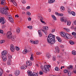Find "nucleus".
Here are the masks:
<instances>
[{"label": "nucleus", "instance_id": "nucleus-1", "mask_svg": "<svg viewBox=\"0 0 76 76\" xmlns=\"http://www.w3.org/2000/svg\"><path fill=\"white\" fill-rule=\"evenodd\" d=\"M56 36L50 34L47 38V42L50 44H53L55 43Z\"/></svg>", "mask_w": 76, "mask_h": 76}, {"label": "nucleus", "instance_id": "nucleus-2", "mask_svg": "<svg viewBox=\"0 0 76 76\" xmlns=\"http://www.w3.org/2000/svg\"><path fill=\"white\" fill-rule=\"evenodd\" d=\"M50 66L49 65H45L44 66L41 65L40 66V68L42 69V71L45 73H47V72H49L50 71V69L49 68H50Z\"/></svg>", "mask_w": 76, "mask_h": 76}, {"label": "nucleus", "instance_id": "nucleus-3", "mask_svg": "<svg viewBox=\"0 0 76 76\" xmlns=\"http://www.w3.org/2000/svg\"><path fill=\"white\" fill-rule=\"evenodd\" d=\"M7 38H9V39H11L12 41H14L15 39V38H16L15 37L13 36V37L12 34V33L10 31H9L7 32Z\"/></svg>", "mask_w": 76, "mask_h": 76}, {"label": "nucleus", "instance_id": "nucleus-4", "mask_svg": "<svg viewBox=\"0 0 76 76\" xmlns=\"http://www.w3.org/2000/svg\"><path fill=\"white\" fill-rule=\"evenodd\" d=\"M27 73L29 76H38V74L35 72L32 73L31 72H30L29 71H27Z\"/></svg>", "mask_w": 76, "mask_h": 76}, {"label": "nucleus", "instance_id": "nucleus-5", "mask_svg": "<svg viewBox=\"0 0 76 76\" xmlns=\"http://www.w3.org/2000/svg\"><path fill=\"white\" fill-rule=\"evenodd\" d=\"M43 29H41V31H42L43 32L45 33V35L47 34V31L48 29V27L47 26H43Z\"/></svg>", "mask_w": 76, "mask_h": 76}, {"label": "nucleus", "instance_id": "nucleus-6", "mask_svg": "<svg viewBox=\"0 0 76 76\" xmlns=\"http://www.w3.org/2000/svg\"><path fill=\"white\" fill-rule=\"evenodd\" d=\"M6 20L4 19V17H0V23H1V24H4L5 23H6Z\"/></svg>", "mask_w": 76, "mask_h": 76}, {"label": "nucleus", "instance_id": "nucleus-7", "mask_svg": "<svg viewBox=\"0 0 76 76\" xmlns=\"http://www.w3.org/2000/svg\"><path fill=\"white\" fill-rule=\"evenodd\" d=\"M1 58H2V60L3 61H6L7 60V58L6 56H1Z\"/></svg>", "mask_w": 76, "mask_h": 76}, {"label": "nucleus", "instance_id": "nucleus-8", "mask_svg": "<svg viewBox=\"0 0 76 76\" xmlns=\"http://www.w3.org/2000/svg\"><path fill=\"white\" fill-rule=\"evenodd\" d=\"M0 13H2L3 14H4V15H7V11L6 10H0Z\"/></svg>", "mask_w": 76, "mask_h": 76}, {"label": "nucleus", "instance_id": "nucleus-9", "mask_svg": "<svg viewBox=\"0 0 76 76\" xmlns=\"http://www.w3.org/2000/svg\"><path fill=\"white\" fill-rule=\"evenodd\" d=\"M8 19L10 22H12V23H13L14 22V21L13 19V18H12V17L11 16H9V18Z\"/></svg>", "mask_w": 76, "mask_h": 76}, {"label": "nucleus", "instance_id": "nucleus-10", "mask_svg": "<svg viewBox=\"0 0 76 76\" xmlns=\"http://www.w3.org/2000/svg\"><path fill=\"white\" fill-rule=\"evenodd\" d=\"M32 63L30 61H27L26 62V64L28 66H32Z\"/></svg>", "mask_w": 76, "mask_h": 76}, {"label": "nucleus", "instance_id": "nucleus-11", "mask_svg": "<svg viewBox=\"0 0 76 76\" xmlns=\"http://www.w3.org/2000/svg\"><path fill=\"white\" fill-rule=\"evenodd\" d=\"M10 49L12 52H14V51H15V47H14L13 45L12 44L11 45Z\"/></svg>", "mask_w": 76, "mask_h": 76}, {"label": "nucleus", "instance_id": "nucleus-12", "mask_svg": "<svg viewBox=\"0 0 76 76\" xmlns=\"http://www.w3.org/2000/svg\"><path fill=\"white\" fill-rule=\"evenodd\" d=\"M15 74L16 76H18V75H19L20 74V71L19 70H16L15 71Z\"/></svg>", "mask_w": 76, "mask_h": 76}, {"label": "nucleus", "instance_id": "nucleus-13", "mask_svg": "<svg viewBox=\"0 0 76 76\" xmlns=\"http://www.w3.org/2000/svg\"><path fill=\"white\" fill-rule=\"evenodd\" d=\"M7 51L6 50H5V51H3L2 53V55L1 56H5V55H6V54H7Z\"/></svg>", "mask_w": 76, "mask_h": 76}, {"label": "nucleus", "instance_id": "nucleus-14", "mask_svg": "<svg viewBox=\"0 0 76 76\" xmlns=\"http://www.w3.org/2000/svg\"><path fill=\"white\" fill-rule=\"evenodd\" d=\"M3 9H4V10H9V8H8L7 6H5V7L3 8L2 7L0 8V10H3Z\"/></svg>", "mask_w": 76, "mask_h": 76}, {"label": "nucleus", "instance_id": "nucleus-15", "mask_svg": "<svg viewBox=\"0 0 76 76\" xmlns=\"http://www.w3.org/2000/svg\"><path fill=\"white\" fill-rule=\"evenodd\" d=\"M46 56L48 58H49L51 57V54L49 53H48L46 55Z\"/></svg>", "mask_w": 76, "mask_h": 76}, {"label": "nucleus", "instance_id": "nucleus-16", "mask_svg": "<svg viewBox=\"0 0 76 76\" xmlns=\"http://www.w3.org/2000/svg\"><path fill=\"white\" fill-rule=\"evenodd\" d=\"M55 50L57 53H59L60 52V50H59V48L58 47H55Z\"/></svg>", "mask_w": 76, "mask_h": 76}, {"label": "nucleus", "instance_id": "nucleus-17", "mask_svg": "<svg viewBox=\"0 0 76 76\" xmlns=\"http://www.w3.org/2000/svg\"><path fill=\"white\" fill-rule=\"evenodd\" d=\"M7 64L8 65H11V60L10 59H8L7 61Z\"/></svg>", "mask_w": 76, "mask_h": 76}, {"label": "nucleus", "instance_id": "nucleus-18", "mask_svg": "<svg viewBox=\"0 0 76 76\" xmlns=\"http://www.w3.org/2000/svg\"><path fill=\"white\" fill-rule=\"evenodd\" d=\"M67 69L69 70H72L73 69V66L70 65L69 67L67 68Z\"/></svg>", "mask_w": 76, "mask_h": 76}, {"label": "nucleus", "instance_id": "nucleus-19", "mask_svg": "<svg viewBox=\"0 0 76 76\" xmlns=\"http://www.w3.org/2000/svg\"><path fill=\"white\" fill-rule=\"evenodd\" d=\"M54 1H55V0H48V2L49 3L51 4L53 3H54Z\"/></svg>", "mask_w": 76, "mask_h": 76}, {"label": "nucleus", "instance_id": "nucleus-20", "mask_svg": "<svg viewBox=\"0 0 76 76\" xmlns=\"http://www.w3.org/2000/svg\"><path fill=\"white\" fill-rule=\"evenodd\" d=\"M65 33H64V32H61V33L60 34L61 35V37H65V35H65Z\"/></svg>", "mask_w": 76, "mask_h": 76}, {"label": "nucleus", "instance_id": "nucleus-21", "mask_svg": "<svg viewBox=\"0 0 76 76\" xmlns=\"http://www.w3.org/2000/svg\"><path fill=\"white\" fill-rule=\"evenodd\" d=\"M56 38L57 39L58 42H61V39L60 38L58 37H56Z\"/></svg>", "mask_w": 76, "mask_h": 76}, {"label": "nucleus", "instance_id": "nucleus-22", "mask_svg": "<svg viewBox=\"0 0 76 76\" xmlns=\"http://www.w3.org/2000/svg\"><path fill=\"white\" fill-rule=\"evenodd\" d=\"M27 53H28V50L26 49H25L23 52V54H26Z\"/></svg>", "mask_w": 76, "mask_h": 76}, {"label": "nucleus", "instance_id": "nucleus-23", "mask_svg": "<svg viewBox=\"0 0 76 76\" xmlns=\"http://www.w3.org/2000/svg\"><path fill=\"white\" fill-rule=\"evenodd\" d=\"M38 32L39 37H42V33H41V30H39L38 31Z\"/></svg>", "mask_w": 76, "mask_h": 76}, {"label": "nucleus", "instance_id": "nucleus-24", "mask_svg": "<svg viewBox=\"0 0 76 76\" xmlns=\"http://www.w3.org/2000/svg\"><path fill=\"white\" fill-rule=\"evenodd\" d=\"M69 42L70 44L71 45H74L75 44V42L72 40H69Z\"/></svg>", "mask_w": 76, "mask_h": 76}, {"label": "nucleus", "instance_id": "nucleus-25", "mask_svg": "<svg viewBox=\"0 0 76 76\" xmlns=\"http://www.w3.org/2000/svg\"><path fill=\"white\" fill-rule=\"evenodd\" d=\"M3 73V71L2 69L0 68V76H1V75Z\"/></svg>", "mask_w": 76, "mask_h": 76}, {"label": "nucleus", "instance_id": "nucleus-26", "mask_svg": "<svg viewBox=\"0 0 76 76\" xmlns=\"http://www.w3.org/2000/svg\"><path fill=\"white\" fill-rule=\"evenodd\" d=\"M20 28L18 27L17 28L16 31H17V33H19L20 32Z\"/></svg>", "mask_w": 76, "mask_h": 76}, {"label": "nucleus", "instance_id": "nucleus-27", "mask_svg": "<svg viewBox=\"0 0 76 76\" xmlns=\"http://www.w3.org/2000/svg\"><path fill=\"white\" fill-rule=\"evenodd\" d=\"M64 29L68 32H70V29L69 28H64Z\"/></svg>", "mask_w": 76, "mask_h": 76}, {"label": "nucleus", "instance_id": "nucleus-28", "mask_svg": "<svg viewBox=\"0 0 76 76\" xmlns=\"http://www.w3.org/2000/svg\"><path fill=\"white\" fill-rule=\"evenodd\" d=\"M53 61H56V56H53L52 57Z\"/></svg>", "mask_w": 76, "mask_h": 76}, {"label": "nucleus", "instance_id": "nucleus-29", "mask_svg": "<svg viewBox=\"0 0 76 76\" xmlns=\"http://www.w3.org/2000/svg\"><path fill=\"white\" fill-rule=\"evenodd\" d=\"M72 54H73V55H74V56H75V55H76V51L75 50H73L72 51Z\"/></svg>", "mask_w": 76, "mask_h": 76}, {"label": "nucleus", "instance_id": "nucleus-30", "mask_svg": "<svg viewBox=\"0 0 76 76\" xmlns=\"http://www.w3.org/2000/svg\"><path fill=\"white\" fill-rule=\"evenodd\" d=\"M65 37H66V38L68 39L69 38V35L67 33H66L65 34Z\"/></svg>", "mask_w": 76, "mask_h": 76}, {"label": "nucleus", "instance_id": "nucleus-31", "mask_svg": "<svg viewBox=\"0 0 76 76\" xmlns=\"http://www.w3.org/2000/svg\"><path fill=\"white\" fill-rule=\"evenodd\" d=\"M33 56H34L33 54H31V57L30 58V60H34V58H33Z\"/></svg>", "mask_w": 76, "mask_h": 76}, {"label": "nucleus", "instance_id": "nucleus-32", "mask_svg": "<svg viewBox=\"0 0 76 76\" xmlns=\"http://www.w3.org/2000/svg\"><path fill=\"white\" fill-rule=\"evenodd\" d=\"M69 71L67 69H65L64 70V73H68V72H69Z\"/></svg>", "mask_w": 76, "mask_h": 76}, {"label": "nucleus", "instance_id": "nucleus-33", "mask_svg": "<svg viewBox=\"0 0 76 76\" xmlns=\"http://www.w3.org/2000/svg\"><path fill=\"white\" fill-rule=\"evenodd\" d=\"M68 75L69 76H70L72 75V72H70V71H68Z\"/></svg>", "mask_w": 76, "mask_h": 76}, {"label": "nucleus", "instance_id": "nucleus-34", "mask_svg": "<svg viewBox=\"0 0 76 76\" xmlns=\"http://www.w3.org/2000/svg\"><path fill=\"white\" fill-rule=\"evenodd\" d=\"M15 50H17V51H19V50H20V48L19 47H18L17 46H15Z\"/></svg>", "mask_w": 76, "mask_h": 76}, {"label": "nucleus", "instance_id": "nucleus-35", "mask_svg": "<svg viewBox=\"0 0 76 76\" xmlns=\"http://www.w3.org/2000/svg\"><path fill=\"white\" fill-rule=\"evenodd\" d=\"M30 43H31V44H34V42H35V41H34L33 40H31L30 41Z\"/></svg>", "mask_w": 76, "mask_h": 76}, {"label": "nucleus", "instance_id": "nucleus-36", "mask_svg": "<svg viewBox=\"0 0 76 76\" xmlns=\"http://www.w3.org/2000/svg\"><path fill=\"white\" fill-rule=\"evenodd\" d=\"M56 71H59L60 70V68H58L57 66L56 67L55 69Z\"/></svg>", "mask_w": 76, "mask_h": 76}, {"label": "nucleus", "instance_id": "nucleus-37", "mask_svg": "<svg viewBox=\"0 0 76 76\" xmlns=\"http://www.w3.org/2000/svg\"><path fill=\"white\" fill-rule=\"evenodd\" d=\"M70 24H71V22L70 21L68 20L67 22V25L69 26L70 25Z\"/></svg>", "mask_w": 76, "mask_h": 76}, {"label": "nucleus", "instance_id": "nucleus-38", "mask_svg": "<svg viewBox=\"0 0 76 76\" xmlns=\"http://www.w3.org/2000/svg\"><path fill=\"white\" fill-rule=\"evenodd\" d=\"M52 17L53 18V20H56V17H55V16L54 15H52Z\"/></svg>", "mask_w": 76, "mask_h": 76}, {"label": "nucleus", "instance_id": "nucleus-39", "mask_svg": "<svg viewBox=\"0 0 76 76\" xmlns=\"http://www.w3.org/2000/svg\"><path fill=\"white\" fill-rule=\"evenodd\" d=\"M73 38V37L72 36H71V35H69V36L68 37V39H72Z\"/></svg>", "mask_w": 76, "mask_h": 76}, {"label": "nucleus", "instance_id": "nucleus-40", "mask_svg": "<svg viewBox=\"0 0 76 76\" xmlns=\"http://www.w3.org/2000/svg\"><path fill=\"white\" fill-rule=\"evenodd\" d=\"M20 69L22 70H25V69H26V68H25V66H21L20 67Z\"/></svg>", "mask_w": 76, "mask_h": 76}, {"label": "nucleus", "instance_id": "nucleus-41", "mask_svg": "<svg viewBox=\"0 0 76 76\" xmlns=\"http://www.w3.org/2000/svg\"><path fill=\"white\" fill-rule=\"evenodd\" d=\"M71 13L72 15H73V16H75V12L73 11H72L71 12Z\"/></svg>", "mask_w": 76, "mask_h": 76}, {"label": "nucleus", "instance_id": "nucleus-42", "mask_svg": "<svg viewBox=\"0 0 76 76\" xmlns=\"http://www.w3.org/2000/svg\"><path fill=\"white\" fill-rule=\"evenodd\" d=\"M44 73H43V72L42 71H40L39 72V75H43Z\"/></svg>", "mask_w": 76, "mask_h": 76}, {"label": "nucleus", "instance_id": "nucleus-43", "mask_svg": "<svg viewBox=\"0 0 76 76\" xmlns=\"http://www.w3.org/2000/svg\"><path fill=\"white\" fill-rule=\"evenodd\" d=\"M58 16H63V14L58 13Z\"/></svg>", "mask_w": 76, "mask_h": 76}, {"label": "nucleus", "instance_id": "nucleus-44", "mask_svg": "<svg viewBox=\"0 0 76 76\" xmlns=\"http://www.w3.org/2000/svg\"><path fill=\"white\" fill-rule=\"evenodd\" d=\"M60 9L62 10H64V9H65V8H64V7L62 6L61 7Z\"/></svg>", "mask_w": 76, "mask_h": 76}, {"label": "nucleus", "instance_id": "nucleus-45", "mask_svg": "<svg viewBox=\"0 0 76 76\" xmlns=\"http://www.w3.org/2000/svg\"><path fill=\"white\" fill-rule=\"evenodd\" d=\"M27 28L30 29H31L32 28V27L31 26H28Z\"/></svg>", "mask_w": 76, "mask_h": 76}, {"label": "nucleus", "instance_id": "nucleus-46", "mask_svg": "<svg viewBox=\"0 0 76 76\" xmlns=\"http://www.w3.org/2000/svg\"><path fill=\"white\" fill-rule=\"evenodd\" d=\"M34 41L35 42L34 43V44H38V41Z\"/></svg>", "mask_w": 76, "mask_h": 76}, {"label": "nucleus", "instance_id": "nucleus-47", "mask_svg": "<svg viewBox=\"0 0 76 76\" xmlns=\"http://www.w3.org/2000/svg\"><path fill=\"white\" fill-rule=\"evenodd\" d=\"M72 35H73V36H75V35H76V33L75 32H73L72 33Z\"/></svg>", "mask_w": 76, "mask_h": 76}, {"label": "nucleus", "instance_id": "nucleus-48", "mask_svg": "<svg viewBox=\"0 0 76 76\" xmlns=\"http://www.w3.org/2000/svg\"><path fill=\"white\" fill-rule=\"evenodd\" d=\"M56 31V29H53L51 31V32L52 33H53V32H54Z\"/></svg>", "mask_w": 76, "mask_h": 76}, {"label": "nucleus", "instance_id": "nucleus-49", "mask_svg": "<svg viewBox=\"0 0 76 76\" xmlns=\"http://www.w3.org/2000/svg\"><path fill=\"white\" fill-rule=\"evenodd\" d=\"M27 15L28 16H30V15H31V14L30 12H29L27 13Z\"/></svg>", "mask_w": 76, "mask_h": 76}, {"label": "nucleus", "instance_id": "nucleus-50", "mask_svg": "<svg viewBox=\"0 0 76 76\" xmlns=\"http://www.w3.org/2000/svg\"><path fill=\"white\" fill-rule=\"evenodd\" d=\"M5 41L4 40H2L0 41V43L1 44H3V43H4Z\"/></svg>", "mask_w": 76, "mask_h": 76}, {"label": "nucleus", "instance_id": "nucleus-51", "mask_svg": "<svg viewBox=\"0 0 76 76\" xmlns=\"http://www.w3.org/2000/svg\"><path fill=\"white\" fill-rule=\"evenodd\" d=\"M40 21H41V20H44V19L43 18H42V17H40Z\"/></svg>", "mask_w": 76, "mask_h": 76}, {"label": "nucleus", "instance_id": "nucleus-52", "mask_svg": "<svg viewBox=\"0 0 76 76\" xmlns=\"http://www.w3.org/2000/svg\"><path fill=\"white\" fill-rule=\"evenodd\" d=\"M64 18V17H62L61 18V21H64V19L63 18Z\"/></svg>", "mask_w": 76, "mask_h": 76}, {"label": "nucleus", "instance_id": "nucleus-53", "mask_svg": "<svg viewBox=\"0 0 76 76\" xmlns=\"http://www.w3.org/2000/svg\"><path fill=\"white\" fill-rule=\"evenodd\" d=\"M3 1V0H1V4H3V5H4V4H3L4 3V1Z\"/></svg>", "mask_w": 76, "mask_h": 76}, {"label": "nucleus", "instance_id": "nucleus-54", "mask_svg": "<svg viewBox=\"0 0 76 76\" xmlns=\"http://www.w3.org/2000/svg\"><path fill=\"white\" fill-rule=\"evenodd\" d=\"M41 22H42V23H44V24H46V23H45V22H44V21H43V20H41Z\"/></svg>", "mask_w": 76, "mask_h": 76}, {"label": "nucleus", "instance_id": "nucleus-55", "mask_svg": "<svg viewBox=\"0 0 76 76\" xmlns=\"http://www.w3.org/2000/svg\"><path fill=\"white\" fill-rule=\"evenodd\" d=\"M22 3H23V4H25L26 3V1H25V0H23L22 1Z\"/></svg>", "mask_w": 76, "mask_h": 76}, {"label": "nucleus", "instance_id": "nucleus-56", "mask_svg": "<svg viewBox=\"0 0 76 76\" xmlns=\"http://www.w3.org/2000/svg\"><path fill=\"white\" fill-rule=\"evenodd\" d=\"M0 33L1 34H3V31L2 30H0Z\"/></svg>", "mask_w": 76, "mask_h": 76}, {"label": "nucleus", "instance_id": "nucleus-57", "mask_svg": "<svg viewBox=\"0 0 76 76\" xmlns=\"http://www.w3.org/2000/svg\"><path fill=\"white\" fill-rule=\"evenodd\" d=\"M8 58H9V59H10L12 58V56H8Z\"/></svg>", "mask_w": 76, "mask_h": 76}, {"label": "nucleus", "instance_id": "nucleus-58", "mask_svg": "<svg viewBox=\"0 0 76 76\" xmlns=\"http://www.w3.org/2000/svg\"><path fill=\"white\" fill-rule=\"evenodd\" d=\"M73 71H74V73H76V69L75 68V69H73Z\"/></svg>", "mask_w": 76, "mask_h": 76}, {"label": "nucleus", "instance_id": "nucleus-59", "mask_svg": "<svg viewBox=\"0 0 76 76\" xmlns=\"http://www.w3.org/2000/svg\"><path fill=\"white\" fill-rule=\"evenodd\" d=\"M15 18H19V16L18 15H15Z\"/></svg>", "mask_w": 76, "mask_h": 76}, {"label": "nucleus", "instance_id": "nucleus-60", "mask_svg": "<svg viewBox=\"0 0 76 76\" xmlns=\"http://www.w3.org/2000/svg\"><path fill=\"white\" fill-rule=\"evenodd\" d=\"M73 23L74 25H76V20L74 21Z\"/></svg>", "mask_w": 76, "mask_h": 76}, {"label": "nucleus", "instance_id": "nucleus-61", "mask_svg": "<svg viewBox=\"0 0 76 76\" xmlns=\"http://www.w3.org/2000/svg\"><path fill=\"white\" fill-rule=\"evenodd\" d=\"M41 54V53L39 52H37L36 53V54L37 55H39V54Z\"/></svg>", "mask_w": 76, "mask_h": 76}, {"label": "nucleus", "instance_id": "nucleus-62", "mask_svg": "<svg viewBox=\"0 0 76 76\" xmlns=\"http://www.w3.org/2000/svg\"><path fill=\"white\" fill-rule=\"evenodd\" d=\"M10 2H11V3H13L14 4V1H13V0H11Z\"/></svg>", "mask_w": 76, "mask_h": 76}, {"label": "nucleus", "instance_id": "nucleus-63", "mask_svg": "<svg viewBox=\"0 0 76 76\" xmlns=\"http://www.w3.org/2000/svg\"><path fill=\"white\" fill-rule=\"evenodd\" d=\"M28 20L31 21V18H29L28 19Z\"/></svg>", "mask_w": 76, "mask_h": 76}, {"label": "nucleus", "instance_id": "nucleus-64", "mask_svg": "<svg viewBox=\"0 0 76 76\" xmlns=\"http://www.w3.org/2000/svg\"><path fill=\"white\" fill-rule=\"evenodd\" d=\"M26 9H29V6H27L26 7Z\"/></svg>", "mask_w": 76, "mask_h": 76}]
</instances>
